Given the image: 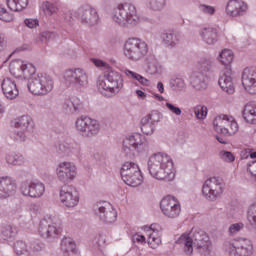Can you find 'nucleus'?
<instances>
[{
	"label": "nucleus",
	"instance_id": "nucleus-40",
	"mask_svg": "<svg viewBox=\"0 0 256 256\" xmlns=\"http://www.w3.org/2000/svg\"><path fill=\"white\" fill-rule=\"evenodd\" d=\"M14 251L17 256H31L29 250H27V244L23 241H16L14 244Z\"/></svg>",
	"mask_w": 256,
	"mask_h": 256
},
{
	"label": "nucleus",
	"instance_id": "nucleus-1",
	"mask_svg": "<svg viewBox=\"0 0 256 256\" xmlns=\"http://www.w3.org/2000/svg\"><path fill=\"white\" fill-rule=\"evenodd\" d=\"M9 71L11 75L18 79H29L27 87L32 95H48L55 87V82L51 76L43 73L35 74L37 68L32 63L14 60L9 65Z\"/></svg>",
	"mask_w": 256,
	"mask_h": 256
},
{
	"label": "nucleus",
	"instance_id": "nucleus-46",
	"mask_svg": "<svg viewBox=\"0 0 256 256\" xmlns=\"http://www.w3.org/2000/svg\"><path fill=\"white\" fill-rule=\"evenodd\" d=\"M145 119H148V121L152 124L159 123L161 121V113L157 110L151 111L148 115L144 116Z\"/></svg>",
	"mask_w": 256,
	"mask_h": 256
},
{
	"label": "nucleus",
	"instance_id": "nucleus-4",
	"mask_svg": "<svg viewBox=\"0 0 256 256\" xmlns=\"http://www.w3.org/2000/svg\"><path fill=\"white\" fill-rule=\"evenodd\" d=\"M97 88L106 97H115L123 89V76L115 70L104 72L98 77Z\"/></svg>",
	"mask_w": 256,
	"mask_h": 256
},
{
	"label": "nucleus",
	"instance_id": "nucleus-19",
	"mask_svg": "<svg viewBox=\"0 0 256 256\" xmlns=\"http://www.w3.org/2000/svg\"><path fill=\"white\" fill-rule=\"evenodd\" d=\"M56 175L62 183L73 181L77 177V166L72 162H62L56 168Z\"/></svg>",
	"mask_w": 256,
	"mask_h": 256
},
{
	"label": "nucleus",
	"instance_id": "nucleus-61",
	"mask_svg": "<svg viewBox=\"0 0 256 256\" xmlns=\"http://www.w3.org/2000/svg\"><path fill=\"white\" fill-rule=\"evenodd\" d=\"M124 73L127 77H130L131 79H135L138 75L136 72H133L131 70H125Z\"/></svg>",
	"mask_w": 256,
	"mask_h": 256
},
{
	"label": "nucleus",
	"instance_id": "nucleus-25",
	"mask_svg": "<svg viewBox=\"0 0 256 256\" xmlns=\"http://www.w3.org/2000/svg\"><path fill=\"white\" fill-rule=\"evenodd\" d=\"M226 12L231 17H240L247 13V4L239 0H229L226 6Z\"/></svg>",
	"mask_w": 256,
	"mask_h": 256
},
{
	"label": "nucleus",
	"instance_id": "nucleus-15",
	"mask_svg": "<svg viewBox=\"0 0 256 256\" xmlns=\"http://www.w3.org/2000/svg\"><path fill=\"white\" fill-rule=\"evenodd\" d=\"M74 15L81 21V23H83V25H88L89 27L99 25V14L97 13V10L89 4L80 6L77 11L74 12Z\"/></svg>",
	"mask_w": 256,
	"mask_h": 256
},
{
	"label": "nucleus",
	"instance_id": "nucleus-64",
	"mask_svg": "<svg viewBox=\"0 0 256 256\" xmlns=\"http://www.w3.org/2000/svg\"><path fill=\"white\" fill-rule=\"evenodd\" d=\"M157 89H158L159 93H165V87L163 86L162 82L157 83Z\"/></svg>",
	"mask_w": 256,
	"mask_h": 256
},
{
	"label": "nucleus",
	"instance_id": "nucleus-29",
	"mask_svg": "<svg viewBox=\"0 0 256 256\" xmlns=\"http://www.w3.org/2000/svg\"><path fill=\"white\" fill-rule=\"evenodd\" d=\"M242 115L246 123L256 125V103L249 102L248 104H246L244 106Z\"/></svg>",
	"mask_w": 256,
	"mask_h": 256
},
{
	"label": "nucleus",
	"instance_id": "nucleus-47",
	"mask_svg": "<svg viewBox=\"0 0 256 256\" xmlns=\"http://www.w3.org/2000/svg\"><path fill=\"white\" fill-rule=\"evenodd\" d=\"M42 9L46 15H53V13H57V6L49 1L42 4Z\"/></svg>",
	"mask_w": 256,
	"mask_h": 256
},
{
	"label": "nucleus",
	"instance_id": "nucleus-60",
	"mask_svg": "<svg viewBox=\"0 0 256 256\" xmlns=\"http://www.w3.org/2000/svg\"><path fill=\"white\" fill-rule=\"evenodd\" d=\"M133 241H137V243H145V237L143 235L135 234L133 236Z\"/></svg>",
	"mask_w": 256,
	"mask_h": 256
},
{
	"label": "nucleus",
	"instance_id": "nucleus-48",
	"mask_svg": "<svg viewBox=\"0 0 256 256\" xmlns=\"http://www.w3.org/2000/svg\"><path fill=\"white\" fill-rule=\"evenodd\" d=\"M162 68L161 65H159V63L157 62H150L148 64V73L150 75H158L159 73H161Z\"/></svg>",
	"mask_w": 256,
	"mask_h": 256
},
{
	"label": "nucleus",
	"instance_id": "nucleus-41",
	"mask_svg": "<svg viewBox=\"0 0 256 256\" xmlns=\"http://www.w3.org/2000/svg\"><path fill=\"white\" fill-rule=\"evenodd\" d=\"M170 87L172 91H183L185 89V80L183 78H173L170 80Z\"/></svg>",
	"mask_w": 256,
	"mask_h": 256
},
{
	"label": "nucleus",
	"instance_id": "nucleus-36",
	"mask_svg": "<svg viewBox=\"0 0 256 256\" xmlns=\"http://www.w3.org/2000/svg\"><path fill=\"white\" fill-rule=\"evenodd\" d=\"M7 7L10 11H23L29 5V0H6Z\"/></svg>",
	"mask_w": 256,
	"mask_h": 256
},
{
	"label": "nucleus",
	"instance_id": "nucleus-14",
	"mask_svg": "<svg viewBox=\"0 0 256 256\" xmlns=\"http://www.w3.org/2000/svg\"><path fill=\"white\" fill-rule=\"evenodd\" d=\"M224 184L219 178L212 177L204 182L202 194L208 201H216L220 195H223Z\"/></svg>",
	"mask_w": 256,
	"mask_h": 256
},
{
	"label": "nucleus",
	"instance_id": "nucleus-34",
	"mask_svg": "<svg viewBox=\"0 0 256 256\" xmlns=\"http://www.w3.org/2000/svg\"><path fill=\"white\" fill-rule=\"evenodd\" d=\"M8 165L21 166L25 163V157L20 153L11 152L6 155Z\"/></svg>",
	"mask_w": 256,
	"mask_h": 256
},
{
	"label": "nucleus",
	"instance_id": "nucleus-6",
	"mask_svg": "<svg viewBox=\"0 0 256 256\" xmlns=\"http://www.w3.org/2000/svg\"><path fill=\"white\" fill-rule=\"evenodd\" d=\"M61 226V218L57 216L43 218L39 222L38 233L42 239H57L63 231Z\"/></svg>",
	"mask_w": 256,
	"mask_h": 256
},
{
	"label": "nucleus",
	"instance_id": "nucleus-53",
	"mask_svg": "<svg viewBox=\"0 0 256 256\" xmlns=\"http://www.w3.org/2000/svg\"><path fill=\"white\" fill-rule=\"evenodd\" d=\"M24 23L29 29H35L36 27H39V20L37 19L27 18L24 20Z\"/></svg>",
	"mask_w": 256,
	"mask_h": 256
},
{
	"label": "nucleus",
	"instance_id": "nucleus-56",
	"mask_svg": "<svg viewBox=\"0 0 256 256\" xmlns=\"http://www.w3.org/2000/svg\"><path fill=\"white\" fill-rule=\"evenodd\" d=\"M247 169L253 177H256V161L249 163Z\"/></svg>",
	"mask_w": 256,
	"mask_h": 256
},
{
	"label": "nucleus",
	"instance_id": "nucleus-7",
	"mask_svg": "<svg viewBox=\"0 0 256 256\" xmlns=\"http://www.w3.org/2000/svg\"><path fill=\"white\" fill-rule=\"evenodd\" d=\"M149 53V46L137 38H129L124 44V55L129 61H141Z\"/></svg>",
	"mask_w": 256,
	"mask_h": 256
},
{
	"label": "nucleus",
	"instance_id": "nucleus-44",
	"mask_svg": "<svg viewBox=\"0 0 256 256\" xmlns=\"http://www.w3.org/2000/svg\"><path fill=\"white\" fill-rule=\"evenodd\" d=\"M198 10L200 13H203V15H207L208 17H213L215 15L217 8L215 6L207 5V4H200L198 6Z\"/></svg>",
	"mask_w": 256,
	"mask_h": 256
},
{
	"label": "nucleus",
	"instance_id": "nucleus-8",
	"mask_svg": "<svg viewBox=\"0 0 256 256\" xmlns=\"http://www.w3.org/2000/svg\"><path fill=\"white\" fill-rule=\"evenodd\" d=\"M123 151L127 157H135L136 153L149 151V143L144 135L134 133L123 141Z\"/></svg>",
	"mask_w": 256,
	"mask_h": 256
},
{
	"label": "nucleus",
	"instance_id": "nucleus-55",
	"mask_svg": "<svg viewBox=\"0 0 256 256\" xmlns=\"http://www.w3.org/2000/svg\"><path fill=\"white\" fill-rule=\"evenodd\" d=\"M166 107H167V109H168L170 112H172L174 115L179 116V115H181V113H182L181 108H179V107H177V106H175V105H173V104H171V103H169V102L166 103Z\"/></svg>",
	"mask_w": 256,
	"mask_h": 256
},
{
	"label": "nucleus",
	"instance_id": "nucleus-24",
	"mask_svg": "<svg viewBox=\"0 0 256 256\" xmlns=\"http://www.w3.org/2000/svg\"><path fill=\"white\" fill-rule=\"evenodd\" d=\"M1 87L3 95L6 97V99L13 101V99H17V97H19V89L17 88V83H15V80L11 78H4L1 83Z\"/></svg>",
	"mask_w": 256,
	"mask_h": 256
},
{
	"label": "nucleus",
	"instance_id": "nucleus-42",
	"mask_svg": "<svg viewBox=\"0 0 256 256\" xmlns=\"http://www.w3.org/2000/svg\"><path fill=\"white\" fill-rule=\"evenodd\" d=\"M147 1H148L149 9H151L152 11H163L167 3V0H147Z\"/></svg>",
	"mask_w": 256,
	"mask_h": 256
},
{
	"label": "nucleus",
	"instance_id": "nucleus-10",
	"mask_svg": "<svg viewBox=\"0 0 256 256\" xmlns=\"http://www.w3.org/2000/svg\"><path fill=\"white\" fill-rule=\"evenodd\" d=\"M213 126L216 133L225 135V137H231L239 131V124L235 121L233 116H227L225 114L219 115L214 118Z\"/></svg>",
	"mask_w": 256,
	"mask_h": 256
},
{
	"label": "nucleus",
	"instance_id": "nucleus-35",
	"mask_svg": "<svg viewBox=\"0 0 256 256\" xmlns=\"http://www.w3.org/2000/svg\"><path fill=\"white\" fill-rule=\"evenodd\" d=\"M218 61L228 69H231L229 65L233 63V52L229 49H223L218 56Z\"/></svg>",
	"mask_w": 256,
	"mask_h": 256
},
{
	"label": "nucleus",
	"instance_id": "nucleus-11",
	"mask_svg": "<svg viewBox=\"0 0 256 256\" xmlns=\"http://www.w3.org/2000/svg\"><path fill=\"white\" fill-rule=\"evenodd\" d=\"M120 175L124 183L130 187H139L143 183V176L139 165L133 162H126L122 165Z\"/></svg>",
	"mask_w": 256,
	"mask_h": 256
},
{
	"label": "nucleus",
	"instance_id": "nucleus-31",
	"mask_svg": "<svg viewBox=\"0 0 256 256\" xmlns=\"http://www.w3.org/2000/svg\"><path fill=\"white\" fill-rule=\"evenodd\" d=\"M144 231L148 233V245L151 249H157L161 245V237H159V232L155 230L153 225L150 227L145 226Z\"/></svg>",
	"mask_w": 256,
	"mask_h": 256
},
{
	"label": "nucleus",
	"instance_id": "nucleus-22",
	"mask_svg": "<svg viewBox=\"0 0 256 256\" xmlns=\"http://www.w3.org/2000/svg\"><path fill=\"white\" fill-rule=\"evenodd\" d=\"M17 184L11 177L0 178V199H7L11 195H15Z\"/></svg>",
	"mask_w": 256,
	"mask_h": 256
},
{
	"label": "nucleus",
	"instance_id": "nucleus-13",
	"mask_svg": "<svg viewBox=\"0 0 256 256\" xmlns=\"http://www.w3.org/2000/svg\"><path fill=\"white\" fill-rule=\"evenodd\" d=\"M229 256H251L253 255V244L245 238L233 240L225 244Z\"/></svg>",
	"mask_w": 256,
	"mask_h": 256
},
{
	"label": "nucleus",
	"instance_id": "nucleus-30",
	"mask_svg": "<svg viewBox=\"0 0 256 256\" xmlns=\"http://www.w3.org/2000/svg\"><path fill=\"white\" fill-rule=\"evenodd\" d=\"M63 107L68 113L77 114L83 111V102L77 97H72L64 103Z\"/></svg>",
	"mask_w": 256,
	"mask_h": 256
},
{
	"label": "nucleus",
	"instance_id": "nucleus-18",
	"mask_svg": "<svg viewBox=\"0 0 256 256\" xmlns=\"http://www.w3.org/2000/svg\"><path fill=\"white\" fill-rule=\"evenodd\" d=\"M60 201L65 207H77L79 205V191L71 185H64L60 189Z\"/></svg>",
	"mask_w": 256,
	"mask_h": 256
},
{
	"label": "nucleus",
	"instance_id": "nucleus-5",
	"mask_svg": "<svg viewBox=\"0 0 256 256\" xmlns=\"http://www.w3.org/2000/svg\"><path fill=\"white\" fill-rule=\"evenodd\" d=\"M112 20L122 27H125V25H137L139 23L137 8L127 2L118 4L112 13Z\"/></svg>",
	"mask_w": 256,
	"mask_h": 256
},
{
	"label": "nucleus",
	"instance_id": "nucleus-43",
	"mask_svg": "<svg viewBox=\"0 0 256 256\" xmlns=\"http://www.w3.org/2000/svg\"><path fill=\"white\" fill-rule=\"evenodd\" d=\"M12 139L18 143H23L27 139V130L16 128L12 134Z\"/></svg>",
	"mask_w": 256,
	"mask_h": 256
},
{
	"label": "nucleus",
	"instance_id": "nucleus-45",
	"mask_svg": "<svg viewBox=\"0 0 256 256\" xmlns=\"http://www.w3.org/2000/svg\"><path fill=\"white\" fill-rule=\"evenodd\" d=\"M15 19V16L12 13L7 11V8L0 5V21H4L5 23H11Z\"/></svg>",
	"mask_w": 256,
	"mask_h": 256
},
{
	"label": "nucleus",
	"instance_id": "nucleus-16",
	"mask_svg": "<svg viewBox=\"0 0 256 256\" xmlns=\"http://www.w3.org/2000/svg\"><path fill=\"white\" fill-rule=\"evenodd\" d=\"M160 209L168 219H177L181 215V202L174 196L168 195L161 200Z\"/></svg>",
	"mask_w": 256,
	"mask_h": 256
},
{
	"label": "nucleus",
	"instance_id": "nucleus-20",
	"mask_svg": "<svg viewBox=\"0 0 256 256\" xmlns=\"http://www.w3.org/2000/svg\"><path fill=\"white\" fill-rule=\"evenodd\" d=\"M20 191L25 197L39 199L45 193V184L41 182H23L20 186Z\"/></svg>",
	"mask_w": 256,
	"mask_h": 256
},
{
	"label": "nucleus",
	"instance_id": "nucleus-33",
	"mask_svg": "<svg viewBox=\"0 0 256 256\" xmlns=\"http://www.w3.org/2000/svg\"><path fill=\"white\" fill-rule=\"evenodd\" d=\"M31 125H33V118L29 115H23L17 118L15 122L16 129H22V131H27Z\"/></svg>",
	"mask_w": 256,
	"mask_h": 256
},
{
	"label": "nucleus",
	"instance_id": "nucleus-3",
	"mask_svg": "<svg viewBox=\"0 0 256 256\" xmlns=\"http://www.w3.org/2000/svg\"><path fill=\"white\" fill-rule=\"evenodd\" d=\"M148 171L154 179L159 181H173L175 179V169L173 160L167 154L156 153L148 160Z\"/></svg>",
	"mask_w": 256,
	"mask_h": 256
},
{
	"label": "nucleus",
	"instance_id": "nucleus-58",
	"mask_svg": "<svg viewBox=\"0 0 256 256\" xmlns=\"http://www.w3.org/2000/svg\"><path fill=\"white\" fill-rule=\"evenodd\" d=\"M5 47H7V41L5 40V37H3L1 34H0V53L2 51H5Z\"/></svg>",
	"mask_w": 256,
	"mask_h": 256
},
{
	"label": "nucleus",
	"instance_id": "nucleus-49",
	"mask_svg": "<svg viewBox=\"0 0 256 256\" xmlns=\"http://www.w3.org/2000/svg\"><path fill=\"white\" fill-rule=\"evenodd\" d=\"M194 113L197 119H204L207 117V107L198 105L194 108Z\"/></svg>",
	"mask_w": 256,
	"mask_h": 256
},
{
	"label": "nucleus",
	"instance_id": "nucleus-38",
	"mask_svg": "<svg viewBox=\"0 0 256 256\" xmlns=\"http://www.w3.org/2000/svg\"><path fill=\"white\" fill-rule=\"evenodd\" d=\"M2 237L5 241L15 238L17 235V227L13 225H6L2 228Z\"/></svg>",
	"mask_w": 256,
	"mask_h": 256
},
{
	"label": "nucleus",
	"instance_id": "nucleus-2",
	"mask_svg": "<svg viewBox=\"0 0 256 256\" xmlns=\"http://www.w3.org/2000/svg\"><path fill=\"white\" fill-rule=\"evenodd\" d=\"M177 243L184 245V253L187 256L193 255V245L202 256H213L209 236L203 230L191 231L189 234L184 233L179 237Z\"/></svg>",
	"mask_w": 256,
	"mask_h": 256
},
{
	"label": "nucleus",
	"instance_id": "nucleus-37",
	"mask_svg": "<svg viewBox=\"0 0 256 256\" xmlns=\"http://www.w3.org/2000/svg\"><path fill=\"white\" fill-rule=\"evenodd\" d=\"M77 245L71 238H63L61 241V251L63 253H76Z\"/></svg>",
	"mask_w": 256,
	"mask_h": 256
},
{
	"label": "nucleus",
	"instance_id": "nucleus-50",
	"mask_svg": "<svg viewBox=\"0 0 256 256\" xmlns=\"http://www.w3.org/2000/svg\"><path fill=\"white\" fill-rule=\"evenodd\" d=\"M220 158L222 161H225L226 163H233V161H235V155L225 150L220 152Z\"/></svg>",
	"mask_w": 256,
	"mask_h": 256
},
{
	"label": "nucleus",
	"instance_id": "nucleus-63",
	"mask_svg": "<svg viewBox=\"0 0 256 256\" xmlns=\"http://www.w3.org/2000/svg\"><path fill=\"white\" fill-rule=\"evenodd\" d=\"M138 82L141 84V85H149V81L147 80V78L143 77L140 75L139 79H138Z\"/></svg>",
	"mask_w": 256,
	"mask_h": 256
},
{
	"label": "nucleus",
	"instance_id": "nucleus-17",
	"mask_svg": "<svg viewBox=\"0 0 256 256\" xmlns=\"http://www.w3.org/2000/svg\"><path fill=\"white\" fill-rule=\"evenodd\" d=\"M96 215L99 216L100 221L111 225L117 221V211L113 206L107 202H98L93 207Z\"/></svg>",
	"mask_w": 256,
	"mask_h": 256
},
{
	"label": "nucleus",
	"instance_id": "nucleus-12",
	"mask_svg": "<svg viewBox=\"0 0 256 256\" xmlns=\"http://www.w3.org/2000/svg\"><path fill=\"white\" fill-rule=\"evenodd\" d=\"M75 128L81 137L91 139V137L99 135V131H101V124H99V121L95 119L87 116H81L77 118Z\"/></svg>",
	"mask_w": 256,
	"mask_h": 256
},
{
	"label": "nucleus",
	"instance_id": "nucleus-57",
	"mask_svg": "<svg viewBox=\"0 0 256 256\" xmlns=\"http://www.w3.org/2000/svg\"><path fill=\"white\" fill-rule=\"evenodd\" d=\"M58 152L59 153H64L65 155H67V152H69V150H68V143L59 144Z\"/></svg>",
	"mask_w": 256,
	"mask_h": 256
},
{
	"label": "nucleus",
	"instance_id": "nucleus-51",
	"mask_svg": "<svg viewBox=\"0 0 256 256\" xmlns=\"http://www.w3.org/2000/svg\"><path fill=\"white\" fill-rule=\"evenodd\" d=\"M67 155H79L81 153V146L79 144H69L68 143Z\"/></svg>",
	"mask_w": 256,
	"mask_h": 256
},
{
	"label": "nucleus",
	"instance_id": "nucleus-28",
	"mask_svg": "<svg viewBox=\"0 0 256 256\" xmlns=\"http://www.w3.org/2000/svg\"><path fill=\"white\" fill-rule=\"evenodd\" d=\"M205 79H207L205 74L194 72L191 76L190 83L196 91H205V89H207V82Z\"/></svg>",
	"mask_w": 256,
	"mask_h": 256
},
{
	"label": "nucleus",
	"instance_id": "nucleus-32",
	"mask_svg": "<svg viewBox=\"0 0 256 256\" xmlns=\"http://www.w3.org/2000/svg\"><path fill=\"white\" fill-rule=\"evenodd\" d=\"M162 41L168 47H175V45L179 44L181 41V37L177 34V32H165L162 34Z\"/></svg>",
	"mask_w": 256,
	"mask_h": 256
},
{
	"label": "nucleus",
	"instance_id": "nucleus-21",
	"mask_svg": "<svg viewBox=\"0 0 256 256\" xmlns=\"http://www.w3.org/2000/svg\"><path fill=\"white\" fill-rule=\"evenodd\" d=\"M242 85L250 95H256V71L252 68H245L242 72Z\"/></svg>",
	"mask_w": 256,
	"mask_h": 256
},
{
	"label": "nucleus",
	"instance_id": "nucleus-59",
	"mask_svg": "<svg viewBox=\"0 0 256 256\" xmlns=\"http://www.w3.org/2000/svg\"><path fill=\"white\" fill-rule=\"evenodd\" d=\"M92 63H94L96 67H107V63L99 59H92Z\"/></svg>",
	"mask_w": 256,
	"mask_h": 256
},
{
	"label": "nucleus",
	"instance_id": "nucleus-39",
	"mask_svg": "<svg viewBox=\"0 0 256 256\" xmlns=\"http://www.w3.org/2000/svg\"><path fill=\"white\" fill-rule=\"evenodd\" d=\"M141 131L144 135H153L155 133V124H152L147 118L143 117L141 119Z\"/></svg>",
	"mask_w": 256,
	"mask_h": 256
},
{
	"label": "nucleus",
	"instance_id": "nucleus-54",
	"mask_svg": "<svg viewBox=\"0 0 256 256\" xmlns=\"http://www.w3.org/2000/svg\"><path fill=\"white\" fill-rule=\"evenodd\" d=\"M242 229H243V223H235L229 227V233L230 235H235V233H239V231Z\"/></svg>",
	"mask_w": 256,
	"mask_h": 256
},
{
	"label": "nucleus",
	"instance_id": "nucleus-26",
	"mask_svg": "<svg viewBox=\"0 0 256 256\" xmlns=\"http://www.w3.org/2000/svg\"><path fill=\"white\" fill-rule=\"evenodd\" d=\"M200 37L207 45H215L219 41V31L216 28H203L200 31Z\"/></svg>",
	"mask_w": 256,
	"mask_h": 256
},
{
	"label": "nucleus",
	"instance_id": "nucleus-9",
	"mask_svg": "<svg viewBox=\"0 0 256 256\" xmlns=\"http://www.w3.org/2000/svg\"><path fill=\"white\" fill-rule=\"evenodd\" d=\"M63 78L66 87L73 89H85L89 85V76L82 68L66 70Z\"/></svg>",
	"mask_w": 256,
	"mask_h": 256
},
{
	"label": "nucleus",
	"instance_id": "nucleus-23",
	"mask_svg": "<svg viewBox=\"0 0 256 256\" xmlns=\"http://www.w3.org/2000/svg\"><path fill=\"white\" fill-rule=\"evenodd\" d=\"M231 74V68L226 67L218 80V85L221 87L222 91H225L228 95L235 93V86L233 85V77H231Z\"/></svg>",
	"mask_w": 256,
	"mask_h": 256
},
{
	"label": "nucleus",
	"instance_id": "nucleus-52",
	"mask_svg": "<svg viewBox=\"0 0 256 256\" xmlns=\"http://www.w3.org/2000/svg\"><path fill=\"white\" fill-rule=\"evenodd\" d=\"M40 39L43 43H49L51 39H55V33L45 31L40 34Z\"/></svg>",
	"mask_w": 256,
	"mask_h": 256
},
{
	"label": "nucleus",
	"instance_id": "nucleus-62",
	"mask_svg": "<svg viewBox=\"0 0 256 256\" xmlns=\"http://www.w3.org/2000/svg\"><path fill=\"white\" fill-rule=\"evenodd\" d=\"M29 49H31L29 44H23L22 46L16 48V51L19 53L20 51H29Z\"/></svg>",
	"mask_w": 256,
	"mask_h": 256
},
{
	"label": "nucleus",
	"instance_id": "nucleus-27",
	"mask_svg": "<svg viewBox=\"0 0 256 256\" xmlns=\"http://www.w3.org/2000/svg\"><path fill=\"white\" fill-rule=\"evenodd\" d=\"M196 67L199 73H202V75H207V73H211V71H213L215 63L213 62V58L204 56L198 60Z\"/></svg>",
	"mask_w": 256,
	"mask_h": 256
}]
</instances>
